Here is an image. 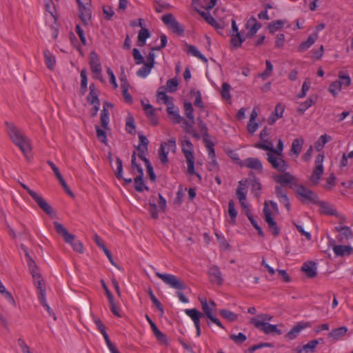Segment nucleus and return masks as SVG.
Here are the masks:
<instances>
[{
    "label": "nucleus",
    "mask_w": 353,
    "mask_h": 353,
    "mask_svg": "<svg viewBox=\"0 0 353 353\" xmlns=\"http://www.w3.org/2000/svg\"><path fill=\"white\" fill-rule=\"evenodd\" d=\"M157 99L159 103H163L165 105L173 99L172 97L168 96L165 92H158Z\"/></svg>",
    "instance_id": "58"
},
{
    "label": "nucleus",
    "mask_w": 353,
    "mask_h": 353,
    "mask_svg": "<svg viewBox=\"0 0 353 353\" xmlns=\"http://www.w3.org/2000/svg\"><path fill=\"white\" fill-rule=\"evenodd\" d=\"M194 95H195V100L194 101V105L200 108L201 110H204V103L202 101V97H201V93L200 91H196L194 92Z\"/></svg>",
    "instance_id": "59"
},
{
    "label": "nucleus",
    "mask_w": 353,
    "mask_h": 353,
    "mask_svg": "<svg viewBox=\"0 0 353 353\" xmlns=\"http://www.w3.org/2000/svg\"><path fill=\"white\" fill-rule=\"evenodd\" d=\"M54 225L56 232L63 237L66 243H72L74 241V235L69 233L62 224L54 222Z\"/></svg>",
    "instance_id": "21"
},
{
    "label": "nucleus",
    "mask_w": 353,
    "mask_h": 353,
    "mask_svg": "<svg viewBox=\"0 0 353 353\" xmlns=\"http://www.w3.org/2000/svg\"><path fill=\"white\" fill-rule=\"evenodd\" d=\"M283 142L280 139L273 152H267V161L272 168L278 172H284L288 168V163L282 158Z\"/></svg>",
    "instance_id": "3"
},
{
    "label": "nucleus",
    "mask_w": 353,
    "mask_h": 353,
    "mask_svg": "<svg viewBox=\"0 0 353 353\" xmlns=\"http://www.w3.org/2000/svg\"><path fill=\"white\" fill-rule=\"evenodd\" d=\"M319 35L317 32H314L310 34L306 41H303L298 47V50L299 52H303L310 48L317 40Z\"/></svg>",
    "instance_id": "31"
},
{
    "label": "nucleus",
    "mask_w": 353,
    "mask_h": 353,
    "mask_svg": "<svg viewBox=\"0 0 353 353\" xmlns=\"http://www.w3.org/2000/svg\"><path fill=\"white\" fill-rule=\"evenodd\" d=\"M316 102V97H310L307 98L305 101L301 102L298 108H297V112L300 114H303L305 112L312 107L313 105H314Z\"/></svg>",
    "instance_id": "33"
},
{
    "label": "nucleus",
    "mask_w": 353,
    "mask_h": 353,
    "mask_svg": "<svg viewBox=\"0 0 353 353\" xmlns=\"http://www.w3.org/2000/svg\"><path fill=\"white\" fill-rule=\"evenodd\" d=\"M304 143V139L302 137L296 138L293 140L291 146V152L298 157L301 152L303 145Z\"/></svg>",
    "instance_id": "37"
},
{
    "label": "nucleus",
    "mask_w": 353,
    "mask_h": 353,
    "mask_svg": "<svg viewBox=\"0 0 353 353\" xmlns=\"http://www.w3.org/2000/svg\"><path fill=\"white\" fill-rule=\"evenodd\" d=\"M263 212L264 214V219L265 222L268 223V227L270 229L272 234L274 236H278L279 234V229L273 218V213L274 212L272 209H270V207L268 201H265L264 203Z\"/></svg>",
    "instance_id": "9"
},
{
    "label": "nucleus",
    "mask_w": 353,
    "mask_h": 353,
    "mask_svg": "<svg viewBox=\"0 0 353 353\" xmlns=\"http://www.w3.org/2000/svg\"><path fill=\"white\" fill-rule=\"evenodd\" d=\"M33 281L38 292L46 291L45 285L39 274H34L32 276Z\"/></svg>",
    "instance_id": "48"
},
{
    "label": "nucleus",
    "mask_w": 353,
    "mask_h": 353,
    "mask_svg": "<svg viewBox=\"0 0 353 353\" xmlns=\"http://www.w3.org/2000/svg\"><path fill=\"white\" fill-rule=\"evenodd\" d=\"M333 251L336 256H343L344 255H350L353 249L351 246L348 245H334Z\"/></svg>",
    "instance_id": "36"
},
{
    "label": "nucleus",
    "mask_w": 353,
    "mask_h": 353,
    "mask_svg": "<svg viewBox=\"0 0 353 353\" xmlns=\"http://www.w3.org/2000/svg\"><path fill=\"white\" fill-rule=\"evenodd\" d=\"M324 155L319 154L315 159V166L313 169L312 173L310 177V180L314 185H317L323 174Z\"/></svg>",
    "instance_id": "10"
},
{
    "label": "nucleus",
    "mask_w": 353,
    "mask_h": 353,
    "mask_svg": "<svg viewBox=\"0 0 353 353\" xmlns=\"http://www.w3.org/2000/svg\"><path fill=\"white\" fill-rule=\"evenodd\" d=\"M153 67L152 63H143V65L137 72V76L141 78H145L150 73Z\"/></svg>",
    "instance_id": "43"
},
{
    "label": "nucleus",
    "mask_w": 353,
    "mask_h": 353,
    "mask_svg": "<svg viewBox=\"0 0 353 353\" xmlns=\"http://www.w3.org/2000/svg\"><path fill=\"white\" fill-rule=\"evenodd\" d=\"M285 21H283L281 19L276 20V21L271 22L268 25V28L270 32L273 34L276 31L281 29L283 27V26L285 25Z\"/></svg>",
    "instance_id": "50"
},
{
    "label": "nucleus",
    "mask_w": 353,
    "mask_h": 353,
    "mask_svg": "<svg viewBox=\"0 0 353 353\" xmlns=\"http://www.w3.org/2000/svg\"><path fill=\"white\" fill-rule=\"evenodd\" d=\"M230 339L235 343L240 344L246 341L247 336L244 334L239 332L238 334H231Z\"/></svg>",
    "instance_id": "63"
},
{
    "label": "nucleus",
    "mask_w": 353,
    "mask_h": 353,
    "mask_svg": "<svg viewBox=\"0 0 353 353\" xmlns=\"http://www.w3.org/2000/svg\"><path fill=\"white\" fill-rule=\"evenodd\" d=\"M275 194L279 202L289 211L290 210V203L286 192L281 186L277 185L275 187Z\"/></svg>",
    "instance_id": "20"
},
{
    "label": "nucleus",
    "mask_w": 353,
    "mask_h": 353,
    "mask_svg": "<svg viewBox=\"0 0 353 353\" xmlns=\"http://www.w3.org/2000/svg\"><path fill=\"white\" fill-rule=\"evenodd\" d=\"M185 48L183 50L188 54H191L193 57L201 60L204 63H207L208 59L203 56L199 50L194 46L185 43L184 46Z\"/></svg>",
    "instance_id": "27"
},
{
    "label": "nucleus",
    "mask_w": 353,
    "mask_h": 353,
    "mask_svg": "<svg viewBox=\"0 0 353 353\" xmlns=\"http://www.w3.org/2000/svg\"><path fill=\"white\" fill-rule=\"evenodd\" d=\"M347 330V328L345 326L333 329L328 333V339H330L332 341H339L346 334Z\"/></svg>",
    "instance_id": "26"
},
{
    "label": "nucleus",
    "mask_w": 353,
    "mask_h": 353,
    "mask_svg": "<svg viewBox=\"0 0 353 353\" xmlns=\"http://www.w3.org/2000/svg\"><path fill=\"white\" fill-rule=\"evenodd\" d=\"M318 344L319 341L317 340L310 341L307 344L304 345L301 349L299 350L297 353H302L303 352L308 353L309 352H313Z\"/></svg>",
    "instance_id": "46"
},
{
    "label": "nucleus",
    "mask_w": 353,
    "mask_h": 353,
    "mask_svg": "<svg viewBox=\"0 0 353 353\" xmlns=\"http://www.w3.org/2000/svg\"><path fill=\"white\" fill-rule=\"evenodd\" d=\"M341 90L342 89L340 88V84L336 81H332L328 87L329 93L335 98L338 97Z\"/></svg>",
    "instance_id": "51"
},
{
    "label": "nucleus",
    "mask_w": 353,
    "mask_h": 353,
    "mask_svg": "<svg viewBox=\"0 0 353 353\" xmlns=\"http://www.w3.org/2000/svg\"><path fill=\"white\" fill-rule=\"evenodd\" d=\"M21 248H22V249H23V250L25 252V254H26V261H27V263H28V268H29V270H30L32 276H33V274H39L38 272H37V266L36 265V263L30 257V256L29 255V254L27 252L26 249L24 248L23 245H21Z\"/></svg>",
    "instance_id": "40"
},
{
    "label": "nucleus",
    "mask_w": 353,
    "mask_h": 353,
    "mask_svg": "<svg viewBox=\"0 0 353 353\" xmlns=\"http://www.w3.org/2000/svg\"><path fill=\"white\" fill-rule=\"evenodd\" d=\"M161 20L163 23L172 32L176 33L178 35H181L183 32V28L180 25V23L176 21L173 14L169 13L162 16Z\"/></svg>",
    "instance_id": "11"
},
{
    "label": "nucleus",
    "mask_w": 353,
    "mask_h": 353,
    "mask_svg": "<svg viewBox=\"0 0 353 353\" xmlns=\"http://www.w3.org/2000/svg\"><path fill=\"white\" fill-rule=\"evenodd\" d=\"M5 125L12 141L19 148L27 159H30L32 148L29 139L23 134L14 124L6 122Z\"/></svg>",
    "instance_id": "1"
},
{
    "label": "nucleus",
    "mask_w": 353,
    "mask_h": 353,
    "mask_svg": "<svg viewBox=\"0 0 353 353\" xmlns=\"http://www.w3.org/2000/svg\"><path fill=\"white\" fill-rule=\"evenodd\" d=\"M90 93L88 96V101L91 104H100L99 99L98 98L97 94L94 90V85L93 84H91L90 85Z\"/></svg>",
    "instance_id": "54"
},
{
    "label": "nucleus",
    "mask_w": 353,
    "mask_h": 353,
    "mask_svg": "<svg viewBox=\"0 0 353 353\" xmlns=\"http://www.w3.org/2000/svg\"><path fill=\"white\" fill-rule=\"evenodd\" d=\"M185 314L191 319L193 321L194 325H200L201 324V319L204 316L203 312H200L197 309H185L184 310Z\"/></svg>",
    "instance_id": "24"
},
{
    "label": "nucleus",
    "mask_w": 353,
    "mask_h": 353,
    "mask_svg": "<svg viewBox=\"0 0 353 353\" xmlns=\"http://www.w3.org/2000/svg\"><path fill=\"white\" fill-rule=\"evenodd\" d=\"M199 300L201 303L204 316H205L212 323L216 324L220 328L225 329L219 319H218L214 314L216 310V305L215 302L212 300L208 301L205 297L199 296Z\"/></svg>",
    "instance_id": "6"
},
{
    "label": "nucleus",
    "mask_w": 353,
    "mask_h": 353,
    "mask_svg": "<svg viewBox=\"0 0 353 353\" xmlns=\"http://www.w3.org/2000/svg\"><path fill=\"white\" fill-rule=\"evenodd\" d=\"M265 70L260 74V77L263 79L268 78L271 75L273 70V65L270 61L267 60L265 61Z\"/></svg>",
    "instance_id": "62"
},
{
    "label": "nucleus",
    "mask_w": 353,
    "mask_h": 353,
    "mask_svg": "<svg viewBox=\"0 0 353 353\" xmlns=\"http://www.w3.org/2000/svg\"><path fill=\"white\" fill-rule=\"evenodd\" d=\"M338 78L339 79L335 81L340 84V88H346L350 85L352 80L347 72L340 70L338 73Z\"/></svg>",
    "instance_id": "34"
},
{
    "label": "nucleus",
    "mask_w": 353,
    "mask_h": 353,
    "mask_svg": "<svg viewBox=\"0 0 353 353\" xmlns=\"http://www.w3.org/2000/svg\"><path fill=\"white\" fill-rule=\"evenodd\" d=\"M152 333L155 336L157 341L163 345H168V340L165 334H163L161 331L159 330L157 326L154 327L152 330Z\"/></svg>",
    "instance_id": "44"
},
{
    "label": "nucleus",
    "mask_w": 353,
    "mask_h": 353,
    "mask_svg": "<svg viewBox=\"0 0 353 353\" xmlns=\"http://www.w3.org/2000/svg\"><path fill=\"white\" fill-rule=\"evenodd\" d=\"M336 177L334 173L330 174V175L327 178L325 184L324 185V188L330 190L335 185Z\"/></svg>",
    "instance_id": "64"
},
{
    "label": "nucleus",
    "mask_w": 353,
    "mask_h": 353,
    "mask_svg": "<svg viewBox=\"0 0 353 353\" xmlns=\"http://www.w3.org/2000/svg\"><path fill=\"white\" fill-rule=\"evenodd\" d=\"M176 150V139H170L167 141L162 142L159 149V157L163 164L168 161V154L170 152L174 153Z\"/></svg>",
    "instance_id": "8"
},
{
    "label": "nucleus",
    "mask_w": 353,
    "mask_h": 353,
    "mask_svg": "<svg viewBox=\"0 0 353 353\" xmlns=\"http://www.w3.org/2000/svg\"><path fill=\"white\" fill-rule=\"evenodd\" d=\"M80 76H81V89L82 90L83 94H84L87 90V86H88V78H87L85 70H81Z\"/></svg>",
    "instance_id": "61"
},
{
    "label": "nucleus",
    "mask_w": 353,
    "mask_h": 353,
    "mask_svg": "<svg viewBox=\"0 0 353 353\" xmlns=\"http://www.w3.org/2000/svg\"><path fill=\"white\" fill-rule=\"evenodd\" d=\"M185 314L191 319L193 321L194 325H200L201 324V319L204 316L203 312H200L197 309H185L184 310Z\"/></svg>",
    "instance_id": "25"
},
{
    "label": "nucleus",
    "mask_w": 353,
    "mask_h": 353,
    "mask_svg": "<svg viewBox=\"0 0 353 353\" xmlns=\"http://www.w3.org/2000/svg\"><path fill=\"white\" fill-rule=\"evenodd\" d=\"M230 90L231 86L229 83L225 82L222 84L221 95L226 100L230 99L231 97Z\"/></svg>",
    "instance_id": "60"
},
{
    "label": "nucleus",
    "mask_w": 353,
    "mask_h": 353,
    "mask_svg": "<svg viewBox=\"0 0 353 353\" xmlns=\"http://www.w3.org/2000/svg\"><path fill=\"white\" fill-rule=\"evenodd\" d=\"M178 85V80L176 78H172L167 81L165 89L168 92H174L177 90Z\"/></svg>",
    "instance_id": "55"
},
{
    "label": "nucleus",
    "mask_w": 353,
    "mask_h": 353,
    "mask_svg": "<svg viewBox=\"0 0 353 353\" xmlns=\"http://www.w3.org/2000/svg\"><path fill=\"white\" fill-rule=\"evenodd\" d=\"M273 316L268 314H261L250 319V323L256 328L262 331L265 334H281L282 332L278 329L277 325L268 323Z\"/></svg>",
    "instance_id": "4"
},
{
    "label": "nucleus",
    "mask_w": 353,
    "mask_h": 353,
    "mask_svg": "<svg viewBox=\"0 0 353 353\" xmlns=\"http://www.w3.org/2000/svg\"><path fill=\"white\" fill-rule=\"evenodd\" d=\"M254 147L258 149L266 150L268 152H273L276 149L274 148L273 143L268 138L261 139V141L255 143Z\"/></svg>",
    "instance_id": "30"
},
{
    "label": "nucleus",
    "mask_w": 353,
    "mask_h": 353,
    "mask_svg": "<svg viewBox=\"0 0 353 353\" xmlns=\"http://www.w3.org/2000/svg\"><path fill=\"white\" fill-rule=\"evenodd\" d=\"M315 204L318 205L319 207V212L321 214L328 215H335L336 214V210L330 204L325 201H319L318 199V202Z\"/></svg>",
    "instance_id": "28"
},
{
    "label": "nucleus",
    "mask_w": 353,
    "mask_h": 353,
    "mask_svg": "<svg viewBox=\"0 0 353 353\" xmlns=\"http://www.w3.org/2000/svg\"><path fill=\"white\" fill-rule=\"evenodd\" d=\"M141 104L143 109L150 123L154 125H157L158 119L155 114V108L151 104L146 103L145 101H141Z\"/></svg>",
    "instance_id": "17"
},
{
    "label": "nucleus",
    "mask_w": 353,
    "mask_h": 353,
    "mask_svg": "<svg viewBox=\"0 0 353 353\" xmlns=\"http://www.w3.org/2000/svg\"><path fill=\"white\" fill-rule=\"evenodd\" d=\"M139 143L137 147V150L139 152L138 156L145 163H148L149 160L146 158L145 154L148 152L149 141L147 137L143 134H139Z\"/></svg>",
    "instance_id": "13"
},
{
    "label": "nucleus",
    "mask_w": 353,
    "mask_h": 353,
    "mask_svg": "<svg viewBox=\"0 0 353 353\" xmlns=\"http://www.w3.org/2000/svg\"><path fill=\"white\" fill-rule=\"evenodd\" d=\"M31 196L44 212L48 215H51L53 213L52 207L37 192H32Z\"/></svg>",
    "instance_id": "16"
},
{
    "label": "nucleus",
    "mask_w": 353,
    "mask_h": 353,
    "mask_svg": "<svg viewBox=\"0 0 353 353\" xmlns=\"http://www.w3.org/2000/svg\"><path fill=\"white\" fill-rule=\"evenodd\" d=\"M45 63L47 67L50 70H54L56 65L55 56L48 50H44Z\"/></svg>",
    "instance_id": "39"
},
{
    "label": "nucleus",
    "mask_w": 353,
    "mask_h": 353,
    "mask_svg": "<svg viewBox=\"0 0 353 353\" xmlns=\"http://www.w3.org/2000/svg\"><path fill=\"white\" fill-rule=\"evenodd\" d=\"M90 65L92 73L94 74V77H101V65L97 54L92 52L90 54Z\"/></svg>",
    "instance_id": "15"
},
{
    "label": "nucleus",
    "mask_w": 353,
    "mask_h": 353,
    "mask_svg": "<svg viewBox=\"0 0 353 353\" xmlns=\"http://www.w3.org/2000/svg\"><path fill=\"white\" fill-rule=\"evenodd\" d=\"M143 176V175L139 174V176L134 179V188L137 192H143L144 189H148L144 185Z\"/></svg>",
    "instance_id": "56"
},
{
    "label": "nucleus",
    "mask_w": 353,
    "mask_h": 353,
    "mask_svg": "<svg viewBox=\"0 0 353 353\" xmlns=\"http://www.w3.org/2000/svg\"><path fill=\"white\" fill-rule=\"evenodd\" d=\"M332 140V137L326 134H322L315 143V148L317 151L321 150L325 145Z\"/></svg>",
    "instance_id": "42"
},
{
    "label": "nucleus",
    "mask_w": 353,
    "mask_h": 353,
    "mask_svg": "<svg viewBox=\"0 0 353 353\" xmlns=\"http://www.w3.org/2000/svg\"><path fill=\"white\" fill-rule=\"evenodd\" d=\"M245 27L251 36L254 35L261 28V25L254 17H250L246 22Z\"/></svg>",
    "instance_id": "29"
},
{
    "label": "nucleus",
    "mask_w": 353,
    "mask_h": 353,
    "mask_svg": "<svg viewBox=\"0 0 353 353\" xmlns=\"http://www.w3.org/2000/svg\"><path fill=\"white\" fill-rule=\"evenodd\" d=\"M301 270L304 272L308 277L313 278L316 274V265L313 262L305 263Z\"/></svg>",
    "instance_id": "38"
},
{
    "label": "nucleus",
    "mask_w": 353,
    "mask_h": 353,
    "mask_svg": "<svg viewBox=\"0 0 353 353\" xmlns=\"http://www.w3.org/2000/svg\"><path fill=\"white\" fill-rule=\"evenodd\" d=\"M208 157L210 159L208 164V169L210 171H216L219 170V165L216 159L214 144L211 141L206 142Z\"/></svg>",
    "instance_id": "12"
},
{
    "label": "nucleus",
    "mask_w": 353,
    "mask_h": 353,
    "mask_svg": "<svg viewBox=\"0 0 353 353\" xmlns=\"http://www.w3.org/2000/svg\"><path fill=\"white\" fill-rule=\"evenodd\" d=\"M79 17L84 25H88L91 19L90 10L84 6H80Z\"/></svg>",
    "instance_id": "41"
},
{
    "label": "nucleus",
    "mask_w": 353,
    "mask_h": 353,
    "mask_svg": "<svg viewBox=\"0 0 353 353\" xmlns=\"http://www.w3.org/2000/svg\"><path fill=\"white\" fill-rule=\"evenodd\" d=\"M295 192L299 201L303 203L314 204L318 202V195L303 185H296Z\"/></svg>",
    "instance_id": "7"
},
{
    "label": "nucleus",
    "mask_w": 353,
    "mask_h": 353,
    "mask_svg": "<svg viewBox=\"0 0 353 353\" xmlns=\"http://www.w3.org/2000/svg\"><path fill=\"white\" fill-rule=\"evenodd\" d=\"M310 324L308 323H299L293 327L290 331L286 334V337L289 340L294 339L303 329L308 327Z\"/></svg>",
    "instance_id": "32"
},
{
    "label": "nucleus",
    "mask_w": 353,
    "mask_h": 353,
    "mask_svg": "<svg viewBox=\"0 0 353 353\" xmlns=\"http://www.w3.org/2000/svg\"><path fill=\"white\" fill-rule=\"evenodd\" d=\"M236 194L239 200H246L247 188L241 181L239 182Z\"/></svg>",
    "instance_id": "49"
},
{
    "label": "nucleus",
    "mask_w": 353,
    "mask_h": 353,
    "mask_svg": "<svg viewBox=\"0 0 353 353\" xmlns=\"http://www.w3.org/2000/svg\"><path fill=\"white\" fill-rule=\"evenodd\" d=\"M150 36V32L146 28H142L138 34V43L140 46L145 45L146 39Z\"/></svg>",
    "instance_id": "53"
},
{
    "label": "nucleus",
    "mask_w": 353,
    "mask_h": 353,
    "mask_svg": "<svg viewBox=\"0 0 353 353\" xmlns=\"http://www.w3.org/2000/svg\"><path fill=\"white\" fill-rule=\"evenodd\" d=\"M112 104L105 103L103 105V110L101 112V125L104 129L108 128V123H109V112L106 108H111Z\"/></svg>",
    "instance_id": "35"
},
{
    "label": "nucleus",
    "mask_w": 353,
    "mask_h": 353,
    "mask_svg": "<svg viewBox=\"0 0 353 353\" xmlns=\"http://www.w3.org/2000/svg\"><path fill=\"white\" fill-rule=\"evenodd\" d=\"M156 276L160 279L165 285L176 291V295L179 301L182 303H187L189 299L181 292L185 290L186 286L176 276L172 274H163L159 272H155Z\"/></svg>",
    "instance_id": "2"
},
{
    "label": "nucleus",
    "mask_w": 353,
    "mask_h": 353,
    "mask_svg": "<svg viewBox=\"0 0 353 353\" xmlns=\"http://www.w3.org/2000/svg\"><path fill=\"white\" fill-rule=\"evenodd\" d=\"M184 113L186 116V117L189 119L190 123L185 122V125L187 126V132H189V128H192L194 123V109L192 107V105L190 102H185L184 105Z\"/></svg>",
    "instance_id": "18"
},
{
    "label": "nucleus",
    "mask_w": 353,
    "mask_h": 353,
    "mask_svg": "<svg viewBox=\"0 0 353 353\" xmlns=\"http://www.w3.org/2000/svg\"><path fill=\"white\" fill-rule=\"evenodd\" d=\"M202 15L205 17V21L212 26L214 27L216 29H223V25L221 22L216 21L212 16H211L209 13L203 12Z\"/></svg>",
    "instance_id": "45"
},
{
    "label": "nucleus",
    "mask_w": 353,
    "mask_h": 353,
    "mask_svg": "<svg viewBox=\"0 0 353 353\" xmlns=\"http://www.w3.org/2000/svg\"><path fill=\"white\" fill-rule=\"evenodd\" d=\"M284 110L285 105L281 103H278L275 107L274 112L268 117V123L273 125L279 119L283 117Z\"/></svg>",
    "instance_id": "23"
},
{
    "label": "nucleus",
    "mask_w": 353,
    "mask_h": 353,
    "mask_svg": "<svg viewBox=\"0 0 353 353\" xmlns=\"http://www.w3.org/2000/svg\"><path fill=\"white\" fill-rule=\"evenodd\" d=\"M219 314L223 318L225 319L230 322L236 321L238 319V315L228 310H219Z\"/></svg>",
    "instance_id": "47"
},
{
    "label": "nucleus",
    "mask_w": 353,
    "mask_h": 353,
    "mask_svg": "<svg viewBox=\"0 0 353 353\" xmlns=\"http://www.w3.org/2000/svg\"><path fill=\"white\" fill-rule=\"evenodd\" d=\"M181 150L186 160L188 173L190 175H196L201 181L202 179L201 174L194 170V146L189 139L181 141Z\"/></svg>",
    "instance_id": "5"
},
{
    "label": "nucleus",
    "mask_w": 353,
    "mask_h": 353,
    "mask_svg": "<svg viewBox=\"0 0 353 353\" xmlns=\"http://www.w3.org/2000/svg\"><path fill=\"white\" fill-rule=\"evenodd\" d=\"M274 179L275 181L280 185L290 184V187H292V185H296V177L285 171L283 174L275 175Z\"/></svg>",
    "instance_id": "14"
},
{
    "label": "nucleus",
    "mask_w": 353,
    "mask_h": 353,
    "mask_svg": "<svg viewBox=\"0 0 353 353\" xmlns=\"http://www.w3.org/2000/svg\"><path fill=\"white\" fill-rule=\"evenodd\" d=\"M228 214L232 223H234L237 216V211L235 208L234 202L233 200H230L228 202Z\"/></svg>",
    "instance_id": "52"
},
{
    "label": "nucleus",
    "mask_w": 353,
    "mask_h": 353,
    "mask_svg": "<svg viewBox=\"0 0 353 353\" xmlns=\"http://www.w3.org/2000/svg\"><path fill=\"white\" fill-rule=\"evenodd\" d=\"M243 165L259 172L263 170V164L257 158L250 157L246 159L243 162Z\"/></svg>",
    "instance_id": "22"
},
{
    "label": "nucleus",
    "mask_w": 353,
    "mask_h": 353,
    "mask_svg": "<svg viewBox=\"0 0 353 353\" xmlns=\"http://www.w3.org/2000/svg\"><path fill=\"white\" fill-rule=\"evenodd\" d=\"M244 41L243 39H242L240 33L237 34H231V44L234 48H239L241 46L243 41Z\"/></svg>",
    "instance_id": "57"
},
{
    "label": "nucleus",
    "mask_w": 353,
    "mask_h": 353,
    "mask_svg": "<svg viewBox=\"0 0 353 353\" xmlns=\"http://www.w3.org/2000/svg\"><path fill=\"white\" fill-rule=\"evenodd\" d=\"M208 276L211 283L221 285L223 282L221 272L217 266H212L208 270Z\"/></svg>",
    "instance_id": "19"
}]
</instances>
